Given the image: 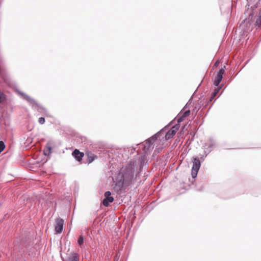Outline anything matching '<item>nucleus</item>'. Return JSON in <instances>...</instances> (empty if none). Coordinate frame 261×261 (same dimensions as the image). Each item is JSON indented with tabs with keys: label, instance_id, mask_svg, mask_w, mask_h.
Here are the masks:
<instances>
[{
	"label": "nucleus",
	"instance_id": "c756f323",
	"mask_svg": "<svg viewBox=\"0 0 261 261\" xmlns=\"http://www.w3.org/2000/svg\"><path fill=\"white\" fill-rule=\"evenodd\" d=\"M223 91H221V94H220V95H221V94H222Z\"/></svg>",
	"mask_w": 261,
	"mask_h": 261
},
{
	"label": "nucleus",
	"instance_id": "0eeeda50",
	"mask_svg": "<svg viewBox=\"0 0 261 261\" xmlns=\"http://www.w3.org/2000/svg\"><path fill=\"white\" fill-rule=\"evenodd\" d=\"M72 155L74 156L75 159L78 162H81L82 158L84 156V153L80 151L78 149H75L72 153Z\"/></svg>",
	"mask_w": 261,
	"mask_h": 261
},
{
	"label": "nucleus",
	"instance_id": "cd10ccee",
	"mask_svg": "<svg viewBox=\"0 0 261 261\" xmlns=\"http://www.w3.org/2000/svg\"><path fill=\"white\" fill-rule=\"evenodd\" d=\"M223 91H221V94H220V95H221V94H222Z\"/></svg>",
	"mask_w": 261,
	"mask_h": 261
},
{
	"label": "nucleus",
	"instance_id": "aec40b11",
	"mask_svg": "<svg viewBox=\"0 0 261 261\" xmlns=\"http://www.w3.org/2000/svg\"><path fill=\"white\" fill-rule=\"evenodd\" d=\"M179 128V124H177L174 125L170 129L173 130L174 132H175V133L177 132V130Z\"/></svg>",
	"mask_w": 261,
	"mask_h": 261
},
{
	"label": "nucleus",
	"instance_id": "4be33fe9",
	"mask_svg": "<svg viewBox=\"0 0 261 261\" xmlns=\"http://www.w3.org/2000/svg\"><path fill=\"white\" fill-rule=\"evenodd\" d=\"M45 120L44 117H41L39 118L38 122L40 124H43L45 123Z\"/></svg>",
	"mask_w": 261,
	"mask_h": 261
},
{
	"label": "nucleus",
	"instance_id": "6e6552de",
	"mask_svg": "<svg viewBox=\"0 0 261 261\" xmlns=\"http://www.w3.org/2000/svg\"><path fill=\"white\" fill-rule=\"evenodd\" d=\"M221 88H222V86L217 87L214 89V91H213V93H212L211 97L210 98L208 101L207 102V103L205 104V105L204 106L205 107H206L207 106L208 102H211L213 100V99L216 97V96L219 93V92L220 91V90H221Z\"/></svg>",
	"mask_w": 261,
	"mask_h": 261
},
{
	"label": "nucleus",
	"instance_id": "a878e982",
	"mask_svg": "<svg viewBox=\"0 0 261 261\" xmlns=\"http://www.w3.org/2000/svg\"><path fill=\"white\" fill-rule=\"evenodd\" d=\"M189 107V102H188L186 106L184 107L183 110H186Z\"/></svg>",
	"mask_w": 261,
	"mask_h": 261
},
{
	"label": "nucleus",
	"instance_id": "f3484780",
	"mask_svg": "<svg viewBox=\"0 0 261 261\" xmlns=\"http://www.w3.org/2000/svg\"><path fill=\"white\" fill-rule=\"evenodd\" d=\"M6 147L4 142L0 141V153L5 149Z\"/></svg>",
	"mask_w": 261,
	"mask_h": 261
},
{
	"label": "nucleus",
	"instance_id": "ddd939ff",
	"mask_svg": "<svg viewBox=\"0 0 261 261\" xmlns=\"http://www.w3.org/2000/svg\"><path fill=\"white\" fill-rule=\"evenodd\" d=\"M256 25L258 28H261V9L259 10L258 18L256 20Z\"/></svg>",
	"mask_w": 261,
	"mask_h": 261
},
{
	"label": "nucleus",
	"instance_id": "bb28decb",
	"mask_svg": "<svg viewBox=\"0 0 261 261\" xmlns=\"http://www.w3.org/2000/svg\"><path fill=\"white\" fill-rule=\"evenodd\" d=\"M218 64V61L216 62L215 64V66H216Z\"/></svg>",
	"mask_w": 261,
	"mask_h": 261
},
{
	"label": "nucleus",
	"instance_id": "c85d7f7f",
	"mask_svg": "<svg viewBox=\"0 0 261 261\" xmlns=\"http://www.w3.org/2000/svg\"><path fill=\"white\" fill-rule=\"evenodd\" d=\"M223 91H221V94H220V95H221V94H222Z\"/></svg>",
	"mask_w": 261,
	"mask_h": 261
},
{
	"label": "nucleus",
	"instance_id": "2eb2a0df",
	"mask_svg": "<svg viewBox=\"0 0 261 261\" xmlns=\"http://www.w3.org/2000/svg\"><path fill=\"white\" fill-rule=\"evenodd\" d=\"M84 238L82 236H80L77 240V243L79 245H82L84 243Z\"/></svg>",
	"mask_w": 261,
	"mask_h": 261
},
{
	"label": "nucleus",
	"instance_id": "f257e3e1",
	"mask_svg": "<svg viewBox=\"0 0 261 261\" xmlns=\"http://www.w3.org/2000/svg\"><path fill=\"white\" fill-rule=\"evenodd\" d=\"M147 162L146 155H141L138 160L129 161L113 179L114 190L119 192L128 187L137 188L141 184V172Z\"/></svg>",
	"mask_w": 261,
	"mask_h": 261
},
{
	"label": "nucleus",
	"instance_id": "a211bd4d",
	"mask_svg": "<svg viewBox=\"0 0 261 261\" xmlns=\"http://www.w3.org/2000/svg\"><path fill=\"white\" fill-rule=\"evenodd\" d=\"M224 68H225V66H224L223 68H221L219 71H218L217 73V75H219L220 76H223V74L225 72V69Z\"/></svg>",
	"mask_w": 261,
	"mask_h": 261
},
{
	"label": "nucleus",
	"instance_id": "1a4fd4ad",
	"mask_svg": "<svg viewBox=\"0 0 261 261\" xmlns=\"http://www.w3.org/2000/svg\"><path fill=\"white\" fill-rule=\"evenodd\" d=\"M216 142L212 138H210L207 142L205 143L204 146L206 148V149L211 150L212 151L213 148L215 146Z\"/></svg>",
	"mask_w": 261,
	"mask_h": 261
},
{
	"label": "nucleus",
	"instance_id": "7c9ffc66",
	"mask_svg": "<svg viewBox=\"0 0 261 261\" xmlns=\"http://www.w3.org/2000/svg\"><path fill=\"white\" fill-rule=\"evenodd\" d=\"M199 191H202V189H200L198 190Z\"/></svg>",
	"mask_w": 261,
	"mask_h": 261
},
{
	"label": "nucleus",
	"instance_id": "39448f33",
	"mask_svg": "<svg viewBox=\"0 0 261 261\" xmlns=\"http://www.w3.org/2000/svg\"><path fill=\"white\" fill-rule=\"evenodd\" d=\"M64 221L61 218L56 220L55 231L56 234L61 233L63 231Z\"/></svg>",
	"mask_w": 261,
	"mask_h": 261
},
{
	"label": "nucleus",
	"instance_id": "dca6fc26",
	"mask_svg": "<svg viewBox=\"0 0 261 261\" xmlns=\"http://www.w3.org/2000/svg\"><path fill=\"white\" fill-rule=\"evenodd\" d=\"M190 114V110L189 109L185 110V111L182 113V118H186Z\"/></svg>",
	"mask_w": 261,
	"mask_h": 261
},
{
	"label": "nucleus",
	"instance_id": "412c9836",
	"mask_svg": "<svg viewBox=\"0 0 261 261\" xmlns=\"http://www.w3.org/2000/svg\"><path fill=\"white\" fill-rule=\"evenodd\" d=\"M94 160L93 156H88L87 162L88 164L91 163Z\"/></svg>",
	"mask_w": 261,
	"mask_h": 261
},
{
	"label": "nucleus",
	"instance_id": "6ab92c4d",
	"mask_svg": "<svg viewBox=\"0 0 261 261\" xmlns=\"http://www.w3.org/2000/svg\"><path fill=\"white\" fill-rule=\"evenodd\" d=\"M68 261H77L76 254L75 253L73 256L68 259Z\"/></svg>",
	"mask_w": 261,
	"mask_h": 261
},
{
	"label": "nucleus",
	"instance_id": "9b49d317",
	"mask_svg": "<svg viewBox=\"0 0 261 261\" xmlns=\"http://www.w3.org/2000/svg\"><path fill=\"white\" fill-rule=\"evenodd\" d=\"M175 132H174L173 130H169L166 133L165 139L166 140L170 139L175 135Z\"/></svg>",
	"mask_w": 261,
	"mask_h": 261
},
{
	"label": "nucleus",
	"instance_id": "7ed1b4c3",
	"mask_svg": "<svg viewBox=\"0 0 261 261\" xmlns=\"http://www.w3.org/2000/svg\"><path fill=\"white\" fill-rule=\"evenodd\" d=\"M193 167L191 170V175L193 179L197 176L198 172L201 166V162L198 157H193Z\"/></svg>",
	"mask_w": 261,
	"mask_h": 261
},
{
	"label": "nucleus",
	"instance_id": "5701e85b",
	"mask_svg": "<svg viewBox=\"0 0 261 261\" xmlns=\"http://www.w3.org/2000/svg\"><path fill=\"white\" fill-rule=\"evenodd\" d=\"M211 152V150L206 149V148H205V149L204 150L205 156H206Z\"/></svg>",
	"mask_w": 261,
	"mask_h": 261
},
{
	"label": "nucleus",
	"instance_id": "4468645a",
	"mask_svg": "<svg viewBox=\"0 0 261 261\" xmlns=\"http://www.w3.org/2000/svg\"><path fill=\"white\" fill-rule=\"evenodd\" d=\"M6 95L2 91H0V103L6 100Z\"/></svg>",
	"mask_w": 261,
	"mask_h": 261
},
{
	"label": "nucleus",
	"instance_id": "9d476101",
	"mask_svg": "<svg viewBox=\"0 0 261 261\" xmlns=\"http://www.w3.org/2000/svg\"><path fill=\"white\" fill-rule=\"evenodd\" d=\"M53 143L51 142H48L45 146V150H44L45 155H49L51 153Z\"/></svg>",
	"mask_w": 261,
	"mask_h": 261
},
{
	"label": "nucleus",
	"instance_id": "f8f14e48",
	"mask_svg": "<svg viewBox=\"0 0 261 261\" xmlns=\"http://www.w3.org/2000/svg\"><path fill=\"white\" fill-rule=\"evenodd\" d=\"M223 76L217 75L216 76L214 81V85L216 87H219V85L222 80Z\"/></svg>",
	"mask_w": 261,
	"mask_h": 261
},
{
	"label": "nucleus",
	"instance_id": "b1692460",
	"mask_svg": "<svg viewBox=\"0 0 261 261\" xmlns=\"http://www.w3.org/2000/svg\"><path fill=\"white\" fill-rule=\"evenodd\" d=\"M184 118H182V116H180L177 119L178 124H179L180 122H181L184 120Z\"/></svg>",
	"mask_w": 261,
	"mask_h": 261
},
{
	"label": "nucleus",
	"instance_id": "20e7f679",
	"mask_svg": "<svg viewBox=\"0 0 261 261\" xmlns=\"http://www.w3.org/2000/svg\"><path fill=\"white\" fill-rule=\"evenodd\" d=\"M18 93L22 96L23 99L27 101L30 105H31L32 107H36L39 108H42V106L38 104L37 102L33 98H31L30 96L26 94L25 93L20 91H17Z\"/></svg>",
	"mask_w": 261,
	"mask_h": 261
},
{
	"label": "nucleus",
	"instance_id": "423d86ee",
	"mask_svg": "<svg viewBox=\"0 0 261 261\" xmlns=\"http://www.w3.org/2000/svg\"><path fill=\"white\" fill-rule=\"evenodd\" d=\"M105 198L102 200V204L104 206L107 207L110 203L114 201V198L111 196V193L110 191H107L104 194Z\"/></svg>",
	"mask_w": 261,
	"mask_h": 261
},
{
	"label": "nucleus",
	"instance_id": "f03ea898",
	"mask_svg": "<svg viewBox=\"0 0 261 261\" xmlns=\"http://www.w3.org/2000/svg\"><path fill=\"white\" fill-rule=\"evenodd\" d=\"M166 128V126H165L164 128L160 130L156 134L153 135L151 137L146 140L145 143L140 144V147L142 148L144 153L143 155H146V156H147L150 149L153 148V147H152L153 143L154 141L158 140V138H159V140L161 139V137L164 134V129ZM146 157L147 158V156Z\"/></svg>",
	"mask_w": 261,
	"mask_h": 261
},
{
	"label": "nucleus",
	"instance_id": "393cba45",
	"mask_svg": "<svg viewBox=\"0 0 261 261\" xmlns=\"http://www.w3.org/2000/svg\"><path fill=\"white\" fill-rule=\"evenodd\" d=\"M206 156H205V155H203L200 157L201 162H202L204 161V159Z\"/></svg>",
	"mask_w": 261,
	"mask_h": 261
}]
</instances>
